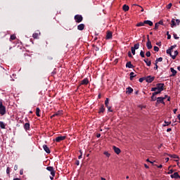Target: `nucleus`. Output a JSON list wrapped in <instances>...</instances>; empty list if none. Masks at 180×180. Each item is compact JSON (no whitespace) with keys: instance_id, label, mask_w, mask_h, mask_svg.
Instances as JSON below:
<instances>
[{"instance_id":"nucleus-13","label":"nucleus","mask_w":180,"mask_h":180,"mask_svg":"<svg viewBox=\"0 0 180 180\" xmlns=\"http://www.w3.org/2000/svg\"><path fill=\"white\" fill-rule=\"evenodd\" d=\"M43 148H44V151H46V153L47 154H50L51 153V150H50L49 147L47 146V145H43Z\"/></svg>"},{"instance_id":"nucleus-44","label":"nucleus","mask_w":180,"mask_h":180,"mask_svg":"<svg viewBox=\"0 0 180 180\" xmlns=\"http://www.w3.org/2000/svg\"><path fill=\"white\" fill-rule=\"evenodd\" d=\"M158 63H157V59L155 60V66L154 67L155 70H158Z\"/></svg>"},{"instance_id":"nucleus-58","label":"nucleus","mask_w":180,"mask_h":180,"mask_svg":"<svg viewBox=\"0 0 180 180\" xmlns=\"http://www.w3.org/2000/svg\"><path fill=\"white\" fill-rule=\"evenodd\" d=\"M156 45L157 46H162V42H157Z\"/></svg>"},{"instance_id":"nucleus-20","label":"nucleus","mask_w":180,"mask_h":180,"mask_svg":"<svg viewBox=\"0 0 180 180\" xmlns=\"http://www.w3.org/2000/svg\"><path fill=\"white\" fill-rule=\"evenodd\" d=\"M173 46H171V47H170V49H168L167 50V53H169V56H171V58H172V52L173 51Z\"/></svg>"},{"instance_id":"nucleus-10","label":"nucleus","mask_w":180,"mask_h":180,"mask_svg":"<svg viewBox=\"0 0 180 180\" xmlns=\"http://www.w3.org/2000/svg\"><path fill=\"white\" fill-rule=\"evenodd\" d=\"M85 28V25L84 23H80V25H77V30L79 31H83Z\"/></svg>"},{"instance_id":"nucleus-62","label":"nucleus","mask_w":180,"mask_h":180,"mask_svg":"<svg viewBox=\"0 0 180 180\" xmlns=\"http://www.w3.org/2000/svg\"><path fill=\"white\" fill-rule=\"evenodd\" d=\"M172 172H173V170H169V174H172L171 175H172Z\"/></svg>"},{"instance_id":"nucleus-30","label":"nucleus","mask_w":180,"mask_h":180,"mask_svg":"<svg viewBox=\"0 0 180 180\" xmlns=\"http://www.w3.org/2000/svg\"><path fill=\"white\" fill-rule=\"evenodd\" d=\"M105 107L108 109L109 106V98H106L105 101Z\"/></svg>"},{"instance_id":"nucleus-48","label":"nucleus","mask_w":180,"mask_h":180,"mask_svg":"<svg viewBox=\"0 0 180 180\" xmlns=\"http://www.w3.org/2000/svg\"><path fill=\"white\" fill-rule=\"evenodd\" d=\"M162 25V26L164 25V22H163L162 20H159V25Z\"/></svg>"},{"instance_id":"nucleus-21","label":"nucleus","mask_w":180,"mask_h":180,"mask_svg":"<svg viewBox=\"0 0 180 180\" xmlns=\"http://www.w3.org/2000/svg\"><path fill=\"white\" fill-rule=\"evenodd\" d=\"M24 129H25V131H28L29 129H30V123H25L24 125Z\"/></svg>"},{"instance_id":"nucleus-9","label":"nucleus","mask_w":180,"mask_h":180,"mask_svg":"<svg viewBox=\"0 0 180 180\" xmlns=\"http://www.w3.org/2000/svg\"><path fill=\"white\" fill-rule=\"evenodd\" d=\"M89 83V79H87V77H85L84 79H83V80H82L80 85H87Z\"/></svg>"},{"instance_id":"nucleus-23","label":"nucleus","mask_w":180,"mask_h":180,"mask_svg":"<svg viewBox=\"0 0 180 180\" xmlns=\"http://www.w3.org/2000/svg\"><path fill=\"white\" fill-rule=\"evenodd\" d=\"M134 91V89L131 88V86H129L128 88H127V94L128 93V94H131V93H133Z\"/></svg>"},{"instance_id":"nucleus-61","label":"nucleus","mask_w":180,"mask_h":180,"mask_svg":"<svg viewBox=\"0 0 180 180\" xmlns=\"http://www.w3.org/2000/svg\"><path fill=\"white\" fill-rule=\"evenodd\" d=\"M13 180H21V179H20V178H14V179H13Z\"/></svg>"},{"instance_id":"nucleus-31","label":"nucleus","mask_w":180,"mask_h":180,"mask_svg":"<svg viewBox=\"0 0 180 180\" xmlns=\"http://www.w3.org/2000/svg\"><path fill=\"white\" fill-rule=\"evenodd\" d=\"M32 37H33V39H39V33H37V32L33 33Z\"/></svg>"},{"instance_id":"nucleus-29","label":"nucleus","mask_w":180,"mask_h":180,"mask_svg":"<svg viewBox=\"0 0 180 180\" xmlns=\"http://www.w3.org/2000/svg\"><path fill=\"white\" fill-rule=\"evenodd\" d=\"M178 53H179L178 51H174V55L172 56V58L175 59L176 58Z\"/></svg>"},{"instance_id":"nucleus-35","label":"nucleus","mask_w":180,"mask_h":180,"mask_svg":"<svg viewBox=\"0 0 180 180\" xmlns=\"http://www.w3.org/2000/svg\"><path fill=\"white\" fill-rule=\"evenodd\" d=\"M14 39H16V36H15V34H11V38H10V41L14 40Z\"/></svg>"},{"instance_id":"nucleus-11","label":"nucleus","mask_w":180,"mask_h":180,"mask_svg":"<svg viewBox=\"0 0 180 180\" xmlns=\"http://www.w3.org/2000/svg\"><path fill=\"white\" fill-rule=\"evenodd\" d=\"M170 71L172 74L170 75V77H175L177 74V71L174 69V68H170Z\"/></svg>"},{"instance_id":"nucleus-60","label":"nucleus","mask_w":180,"mask_h":180,"mask_svg":"<svg viewBox=\"0 0 180 180\" xmlns=\"http://www.w3.org/2000/svg\"><path fill=\"white\" fill-rule=\"evenodd\" d=\"M170 131H172V128H167V131L170 132Z\"/></svg>"},{"instance_id":"nucleus-47","label":"nucleus","mask_w":180,"mask_h":180,"mask_svg":"<svg viewBox=\"0 0 180 180\" xmlns=\"http://www.w3.org/2000/svg\"><path fill=\"white\" fill-rule=\"evenodd\" d=\"M10 172H11V169H10L9 167H8L7 169H6V173H7L8 175H10Z\"/></svg>"},{"instance_id":"nucleus-16","label":"nucleus","mask_w":180,"mask_h":180,"mask_svg":"<svg viewBox=\"0 0 180 180\" xmlns=\"http://www.w3.org/2000/svg\"><path fill=\"white\" fill-rule=\"evenodd\" d=\"M157 95H158L157 91L153 92V95H152V96H151V101H153V102H155V101H157V98H156V96H157Z\"/></svg>"},{"instance_id":"nucleus-8","label":"nucleus","mask_w":180,"mask_h":180,"mask_svg":"<svg viewBox=\"0 0 180 180\" xmlns=\"http://www.w3.org/2000/svg\"><path fill=\"white\" fill-rule=\"evenodd\" d=\"M65 139H66V136H58V137L56 138L55 141L56 142L63 141L64 140H65Z\"/></svg>"},{"instance_id":"nucleus-39","label":"nucleus","mask_w":180,"mask_h":180,"mask_svg":"<svg viewBox=\"0 0 180 180\" xmlns=\"http://www.w3.org/2000/svg\"><path fill=\"white\" fill-rule=\"evenodd\" d=\"M104 155H105V156H107V158H110V153H108V151H105L103 153Z\"/></svg>"},{"instance_id":"nucleus-2","label":"nucleus","mask_w":180,"mask_h":180,"mask_svg":"<svg viewBox=\"0 0 180 180\" xmlns=\"http://www.w3.org/2000/svg\"><path fill=\"white\" fill-rule=\"evenodd\" d=\"M83 20L84 18L81 14H76V15H75V20L77 23H80Z\"/></svg>"},{"instance_id":"nucleus-6","label":"nucleus","mask_w":180,"mask_h":180,"mask_svg":"<svg viewBox=\"0 0 180 180\" xmlns=\"http://www.w3.org/2000/svg\"><path fill=\"white\" fill-rule=\"evenodd\" d=\"M155 76H151V75H149V76H146V82L147 83H152V82H153V80H155Z\"/></svg>"},{"instance_id":"nucleus-25","label":"nucleus","mask_w":180,"mask_h":180,"mask_svg":"<svg viewBox=\"0 0 180 180\" xmlns=\"http://www.w3.org/2000/svg\"><path fill=\"white\" fill-rule=\"evenodd\" d=\"M136 77L135 72H134L133 71L131 72H130L129 74V79L130 80H133L134 77Z\"/></svg>"},{"instance_id":"nucleus-17","label":"nucleus","mask_w":180,"mask_h":180,"mask_svg":"<svg viewBox=\"0 0 180 180\" xmlns=\"http://www.w3.org/2000/svg\"><path fill=\"white\" fill-rule=\"evenodd\" d=\"M105 39H112V32H110V31H108V32H107Z\"/></svg>"},{"instance_id":"nucleus-53","label":"nucleus","mask_w":180,"mask_h":180,"mask_svg":"<svg viewBox=\"0 0 180 180\" xmlns=\"http://www.w3.org/2000/svg\"><path fill=\"white\" fill-rule=\"evenodd\" d=\"M75 164H76V165H79V164H80V161H79V160H76V162H75Z\"/></svg>"},{"instance_id":"nucleus-43","label":"nucleus","mask_w":180,"mask_h":180,"mask_svg":"<svg viewBox=\"0 0 180 180\" xmlns=\"http://www.w3.org/2000/svg\"><path fill=\"white\" fill-rule=\"evenodd\" d=\"M162 60H163L162 58H156V63H161L162 61Z\"/></svg>"},{"instance_id":"nucleus-36","label":"nucleus","mask_w":180,"mask_h":180,"mask_svg":"<svg viewBox=\"0 0 180 180\" xmlns=\"http://www.w3.org/2000/svg\"><path fill=\"white\" fill-rule=\"evenodd\" d=\"M140 55H141V58H145V52H144V51H141V52H140Z\"/></svg>"},{"instance_id":"nucleus-18","label":"nucleus","mask_w":180,"mask_h":180,"mask_svg":"<svg viewBox=\"0 0 180 180\" xmlns=\"http://www.w3.org/2000/svg\"><path fill=\"white\" fill-rule=\"evenodd\" d=\"M143 23H145V25H148L149 26H153V22H152V20H146L143 21Z\"/></svg>"},{"instance_id":"nucleus-12","label":"nucleus","mask_w":180,"mask_h":180,"mask_svg":"<svg viewBox=\"0 0 180 180\" xmlns=\"http://www.w3.org/2000/svg\"><path fill=\"white\" fill-rule=\"evenodd\" d=\"M171 178L178 179V178H180V175L178 172H174V174L171 175Z\"/></svg>"},{"instance_id":"nucleus-55","label":"nucleus","mask_w":180,"mask_h":180,"mask_svg":"<svg viewBox=\"0 0 180 180\" xmlns=\"http://www.w3.org/2000/svg\"><path fill=\"white\" fill-rule=\"evenodd\" d=\"M108 110L110 112H112V108L110 107L109 105L108 106Z\"/></svg>"},{"instance_id":"nucleus-64","label":"nucleus","mask_w":180,"mask_h":180,"mask_svg":"<svg viewBox=\"0 0 180 180\" xmlns=\"http://www.w3.org/2000/svg\"><path fill=\"white\" fill-rule=\"evenodd\" d=\"M157 167H159V168H162V165H158Z\"/></svg>"},{"instance_id":"nucleus-24","label":"nucleus","mask_w":180,"mask_h":180,"mask_svg":"<svg viewBox=\"0 0 180 180\" xmlns=\"http://www.w3.org/2000/svg\"><path fill=\"white\" fill-rule=\"evenodd\" d=\"M0 128L1 129H6V124L4 123L3 121H0Z\"/></svg>"},{"instance_id":"nucleus-33","label":"nucleus","mask_w":180,"mask_h":180,"mask_svg":"<svg viewBox=\"0 0 180 180\" xmlns=\"http://www.w3.org/2000/svg\"><path fill=\"white\" fill-rule=\"evenodd\" d=\"M144 25H145L144 22H139V23L136 24V27L144 26Z\"/></svg>"},{"instance_id":"nucleus-7","label":"nucleus","mask_w":180,"mask_h":180,"mask_svg":"<svg viewBox=\"0 0 180 180\" xmlns=\"http://www.w3.org/2000/svg\"><path fill=\"white\" fill-rule=\"evenodd\" d=\"M164 98H163V96H158L156 100V105L160 104V103H162V104H165V101H164Z\"/></svg>"},{"instance_id":"nucleus-5","label":"nucleus","mask_w":180,"mask_h":180,"mask_svg":"<svg viewBox=\"0 0 180 180\" xmlns=\"http://www.w3.org/2000/svg\"><path fill=\"white\" fill-rule=\"evenodd\" d=\"M46 170L51 172V175L56 176V170H54L53 166H47Z\"/></svg>"},{"instance_id":"nucleus-34","label":"nucleus","mask_w":180,"mask_h":180,"mask_svg":"<svg viewBox=\"0 0 180 180\" xmlns=\"http://www.w3.org/2000/svg\"><path fill=\"white\" fill-rule=\"evenodd\" d=\"M140 47V44H135L134 45V50L136 51V50H138V49H139Z\"/></svg>"},{"instance_id":"nucleus-49","label":"nucleus","mask_w":180,"mask_h":180,"mask_svg":"<svg viewBox=\"0 0 180 180\" xmlns=\"http://www.w3.org/2000/svg\"><path fill=\"white\" fill-rule=\"evenodd\" d=\"M24 174V169H21V170H20V175H23Z\"/></svg>"},{"instance_id":"nucleus-38","label":"nucleus","mask_w":180,"mask_h":180,"mask_svg":"<svg viewBox=\"0 0 180 180\" xmlns=\"http://www.w3.org/2000/svg\"><path fill=\"white\" fill-rule=\"evenodd\" d=\"M146 56H147V58H150V56H151V52H150V51H148L146 53Z\"/></svg>"},{"instance_id":"nucleus-26","label":"nucleus","mask_w":180,"mask_h":180,"mask_svg":"<svg viewBox=\"0 0 180 180\" xmlns=\"http://www.w3.org/2000/svg\"><path fill=\"white\" fill-rule=\"evenodd\" d=\"M171 157L173 158V159H176L177 164H179V158L177 155H172Z\"/></svg>"},{"instance_id":"nucleus-46","label":"nucleus","mask_w":180,"mask_h":180,"mask_svg":"<svg viewBox=\"0 0 180 180\" xmlns=\"http://www.w3.org/2000/svg\"><path fill=\"white\" fill-rule=\"evenodd\" d=\"M159 50H160V49H159L158 46H154V51H157V52H158V51H159Z\"/></svg>"},{"instance_id":"nucleus-51","label":"nucleus","mask_w":180,"mask_h":180,"mask_svg":"<svg viewBox=\"0 0 180 180\" xmlns=\"http://www.w3.org/2000/svg\"><path fill=\"white\" fill-rule=\"evenodd\" d=\"M167 39H171V34H169V32H167Z\"/></svg>"},{"instance_id":"nucleus-19","label":"nucleus","mask_w":180,"mask_h":180,"mask_svg":"<svg viewBox=\"0 0 180 180\" xmlns=\"http://www.w3.org/2000/svg\"><path fill=\"white\" fill-rule=\"evenodd\" d=\"M63 110H58V112L53 114V115H51V117L53 118V117H56V115H63Z\"/></svg>"},{"instance_id":"nucleus-57","label":"nucleus","mask_w":180,"mask_h":180,"mask_svg":"<svg viewBox=\"0 0 180 180\" xmlns=\"http://www.w3.org/2000/svg\"><path fill=\"white\" fill-rule=\"evenodd\" d=\"M172 6V3H169V4H168V6H167V8H171Z\"/></svg>"},{"instance_id":"nucleus-14","label":"nucleus","mask_w":180,"mask_h":180,"mask_svg":"<svg viewBox=\"0 0 180 180\" xmlns=\"http://www.w3.org/2000/svg\"><path fill=\"white\" fill-rule=\"evenodd\" d=\"M113 150H114L115 154L119 155L121 153V150H120V148L119 147L113 146Z\"/></svg>"},{"instance_id":"nucleus-37","label":"nucleus","mask_w":180,"mask_h":180,"mask_svg":"<svg viewBox=\"0 0 180 180\" xmlns=\"http://www.w3.org/2000/svg\"><path fill=\"white\" fill-rule=\"evenodd\" d=\"M100 112H105V107L103 105H101V108H100Z\"/></svg>"},{"instance_id":"nucleus-32","label":"nucleus","mask_w":180,"mask_h":180,"mask_svg":"<svg viewBox=\"0 0 180 180\" xmlns=\"http://www.w3.org/2000/svg\"><path fill=\"white\" fill-rule=\"evenodd\" d=\"M36 115H37V117H40V108H36Z\"/></svg>"},{"instance_id":"nucleus-54","label":"nucleus","mask_w":180,"mask_h":180,"mask_svg":"<svg viewBox=\"0 0 180 180\" xmlns=\"http://www.w3.org/2000/svg\"><path fill=\"white\" fill-rule=\"evenodd\" d=\"M128 56L129 58H132V55L130 51L128 52Z\"/></svg>"},{"instance_id":"nucleus-22","label":"nucleus","mask_w":180,"mask_h":180,"mask_svg":"<svg viewBox=\"0 0 180 180\" xmlns=\"http://www.w3.org/2000/svg\"><path fill=\"white\" fill-rule=\"evenodd\" d=\"M127 68H129V69H132L134 68V65L131 63V61H128L126 64Z\"/></svg>"},{"instance_id":"nucleus-28","label":"nucleus","mask_w":180,"mask_h":180,"mask_svg":"<svg viewBox=\"0 0 180 180\" xmlns=\"http://www.w3.org/2000/svg\"><path fill=\"white\" fill-rule=\"evenodd\" d=\"M123 11H124V12H127L128 11H129V6H127V4H124L122 7Z\"/></svg>"},{"instance_id":"nucleus-40","label":"nucleus","mask_w":180,"mask_h":180,"mask_svg":"<svg viewBox=\"0 0 180 180\" xmlns=\"http://www.w3.org/2000/svg\"><path fill=\"white\" fill-rule=\"evenodd\" d=\"M160 26L159 22H157L155 25V30H158Z\"/></svg>"},{"instance_id":"nucleus-45","label":"nucleus","mask_w":180,"mask_h":180,"mask_svg":"<svg viewBox=\"0 0 180 180\" xmlns=\"http://www.w3.org/2000/svg\"><path fill=\"white\" fill-rule=\"evenodd\" d=\"M146 80V77H140L139 78V82L140 83H143V82Z\"/></svg>"},{"instance_id":"nucleus-4","label":"nucleus","mask_w":180,"mask_h":180,"mask_svg":"<svg viewBox=\"0 0 180 180\" xmlns=\"http://www.w3.org/2000/svg\"><path fill=\"white\" fill-rule=\"evenodd\" d=\"M176 25L179 26L180 25V20H175V18H172L171 20V27H176Z\"/></svg>"},{"instance_id":"nucleus-52","label":"nucleus","mask_w":180,"mask_h":180,"mask_svg":"<svg viewBox=\"0 0 180 180\" xmlns=\"http://www.w3.org/2000/svg\"><path fill=\"white\" fill-rule=\"evenodd\" d=\"M174 37L175 39H179V37H178L176 33H174Z\"/></svg>"},{"instance_id":"nucleus-50","label":"nucleus","mask_w":180,"mask_h":180,"mask_svg":"<svg viewBox=\"0 0 180 180\" xmlns=\"http://www.w3.org/2000/svg\"><path fill=\"white\" fill-rule=\"evenodd\" d=\"M156 90H157V86H156L155 88H152V89H150L151 91H154V92H155Z\"/></svg>"},{"instance_id":"nucleus-42","label":"nucleus","mask_w":180,"mask_h":180,"mask_svg":"<svg viewBox=\"0 0 180 180\" xmlns=\"http://www.w3.org/2000/svg\"><path fill=\"white\" fill-rule=\"evenodd\" d=\"M169 124H171V122L165 121V124H163V126L164 127L169 126Z\"/></svg>"},{"instance_id":"nucleus-63","label":"nucleus","mask_w":180,"mask_h":180,"mask_svg":"<svg viewBox=\"0 0 180 180\" xmlns=\"http://www.w3.org/2000/svg\"><path fill=\"white\" fill-rule=\"evenodd\" d=\"M179 122H180V114L178 115Z\"/></svg>"},{"instance_id":"nucleus-15","label":"nucleus","mask_w":180,"mask_h":180,"mask_svg":"<svg viewBox=\"0 0 180 180\" xmlns=\"http://www.w3.org/2000/svg\"><path fill=\"white\" fill-rule=\"evenodd\" d=\"M146 46L148 47V50H150L153 47L151 41H150L149 37H148V42L146 43Z\"/></svg>"},{"instance_id":"nucleus-1","label":"nucleus","mask_w":180,"mask_h":180,"mask_svg":"<svg viewBox=\"0 0 180 180\" xmlns=\"http://www.w3.org/2000/svg\"><path fill=\"white\" fill-rule=\"evenodd\" d=\"M164 85L163 83H158L156 85V93L157 94H160L164 90Z\"/></svg>"},{"instance_id":"nucleus-41","label":"nucleus","mask_w":180,"mask_h":180,"mask_svg":"<svg viewBox=\"0 0 180 180\" xmlns=\"http://www.w3.org/2000/svg\"><path fill=\"white\" fill-rule=\"evenodd\" d=\"M131 53L133 55H135V53H136L135 45L134 46V47H131Z\"/></svg>"},{"instance_id":"nucleus-56","label":"nucleus","mask_w":180,"mask_h":180,"mask_svg":"<svg viewBox=\"0 0 180 180\" xmlns=\"http://www.w3.org/2000/svg\"><path fill=\"white\" fill-rule=\"evenodd\" d=\"M18 165H15L14 166V170H18Z\"/></svg>"},{"instance_id":"nucleus-3","label":"nucleus","mask_w":180,"mask_h":180,"mask_svg":"<svg viewBox=\"0 0 180 180\" xmlns=\"http://www.w3.org/2000/svg\"><path fill=\"white\" fill-rule=\"evenodd\" d=\"M6 113V108L5 105L3 104V101L1 100V107H0V115H4Z\"/></svg>"},{"instance_id":"nucleus-27","label":"nucleus","mask_w":180,"mask_h":180,"mask_svg":"<svg viewBox=\"0 0 180 180\" xmlns=\"http://www.w3.org/2000/svg\"><path fill=\"white\" fill-rule=\"evenodd\" d=\"M143 61L146 63V64L148 66H150L151 65V61L148 60V58H144Z\"/></svg>"},{"instance_id":"nucleus-59","label":"nucleus","mask_w":180,"mask_h":180,"mask_svg":"<svg viewBox=\"0 0 180 180\" xmlns=\"http://www.w3.org/2000/svg\"><path fill=\"white\" fill-rule=\"evenodd\" d=\"M54 176H55L51 175V176H50V179H51V180H53V179H54Z\"/></svg>"}]
</instances>
